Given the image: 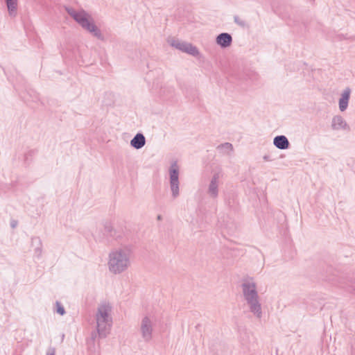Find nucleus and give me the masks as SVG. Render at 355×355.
<instances>
[{
    "label": "nucleus",
    "instance_id": "1",
    "mask_svg": "<svg viewBox=\"0 0 355 355\" xmlns=\"http://www.w3.org/2000/svg\"><path fill=\"white\" fill-rule=\"evenodd\" d=\"M134 261V252L132 247L123 245L113 249L108 255L107 266L110 272L119 275L127 271Z\"/></svg>",
    "mask_w": 355,
    "mask_h": 355
},
{
    "label": "nucleus",
    "instance_id": "2",
    "mask_svg": "<svg viewBox=\"0 0 355 355\" xmlns=\"http://www.w3.org/2000/svg\"><path fill=\"white\" fill-rule=\"evenodd\" d=\"M112 306L107 302H101L95 314L96 329L100 337L105 338L112 324Z\"/></svg>",
    "mask_w": 355,
    "mask_h": 355
},
{
    "label": "nucleus",
    "instance_id": "3",
    "mask_svg": "<svg viewBox=\"0 0 355 355\" xmlns=\"http://www.w3.org/2000/svg\"><path fill=\"white\" fill-rule=\"evenodd\" d=\"M67 12L85 30L92 33L95 37L103 40L101 30L94 24L91 16L84 10L77 11L73 8H66Z\"/></svg>",
    "mask_w": 355,
    "mask_h": 355
},
{
    "label": "nucleus",
    "instance_id": "4",
    "mask_svg": "<svg viewBox=\"0 0 355 355\" xmlns=\"http://www.w3.org/2000/svg\"><path fill=\"white\" fill-rule=\"evenodd\" d=\"M154 331V323L153 320L148 317H144L140 322L139 333L143 340L146 343H149L153 339Z\"/></svg>",
    "mask_w": 355,
    "mask_h": 355
},
{
    "label": "nucleus",
    "instance_id": "5",
    "mask_svg": "<svg viewBox=\"0 0 355 355\" xmlns=\"http://www.w3.org/2000/svg\"><path fill=\"white\" fill-rule=\"evenodd\" d=\"M171 46L193 56L197 57L200 55V51L198 48L192 44L181 41L178 39H172L170 41Z\"/></svg>",
    "mask_w": 355,
    "mask_h": 355
},
{
    "label": "nucleus",
    "instance_id": "6",
    "mask_svg": "<svg viewBox=\"0 0 355 355\" xmlns=\"http://www.w3.org/2000/svg\"><path fill=\"white\" fill-rule=\"evenodd\" d=\"M170 187L174 198L179 196V168L176 162H173L169 168Z\"/></svg>",
    "mask_w": 355,
    "mask_h": 355
},
{
    "label": "nucleus",
    "instance_id": "7",
    "mask_svg": "<svg viewBox=\"0 0 355 355\" xmlns=\"http://www.w3.org/2000/svg\"><path fill=\"white\" fill-rule=\"evenodd\" d=\"M243 297L249 296H257V285L252 281H245L241 285Z\"/></svg>",
    "mask_w": 355,
    "mask_h": 355
},
{
    "label": "nucleus",
    "instance_id": "8",
    "mask_svg": "<svg viewBox=\"0 0 355 355\" xmlns=\"http://www.w3.org/2000/svg\"><path fill=\"white\" fill-rule=\"evenodd\" d=\"M245 302L250 311L253 313L256 318L261 319L262 317V309L259 302V297Z\"/></svg>",
    "mask_w": 355,
    "mask_h": 355
},
{
    "label": "nucleus",
    "instance_id": "9",
    "mask_svg": "<svg viewBox=\"0 0 355 355\" xmlns=\"http://www.w3.org/2000/svg\"><path fill=\"white\" fill-rule=\"evenodd\" d=\"M331 128L332 129L336 130H349L350 129L346 121L343 119V116L340 115H336L333 117L331 122Z\"/></svg>",
    "mask_w": 355,
    "mask_h": 355
},
{
    "label": "nucleus",
    "instance_id": "10",
    "mask_svg": "<svg viewBox=\"0 0 355 355\" xmlns=\"http://www.w3.org/2000/svg\"><path fill=\"white\" fill-rule=\"evenodd\" d=\"M220 175L219 173H215L209 183L208 188V193L209 195L215 198L217 197L218 193V182H219Z\"/></svg>",
    "mask_w": 355,
    "mask_h": 355
},
{
    "label": "nucleus",
    "instance_id": "11",
    "mask_svg": "<svg viewBox=\"0 0 355 355\" xmlns=\"http://www.w3.org/2000/svg\"><path fill=\"white\" fill-rule=\"evenodd\" d=\"M216 42L222 48H227L232 44V37L227 33H222L216 37Z\"/></svg>",
    "mask_w": 355,
    "mask_h": 355
},
{
    "label": "nucleus",
    "instance_id": "12",
    "mask_svg": "<svg viewBox=\"0 0 355 355\" xmlns=\"http://www.w3.org/2000/svg\"><path fill=\"white\" fill-rule=\"evenodd\" d=\"M146 144V138L141 133H137L130 141V145L135 149H140Z\"/></svg>",
    "mask_w": 355,
    "mask_h": 355
},
{
    "label": "nucleus",
    "instance_id": "13",
    "mask_svg": "<svg viewBox=\"0 0 355 355\" xmlns=\"http://www.w3.org/2000/svg\"><path fill=\"white\" fill-rule=\"evenodd\" d=\"M274 145L279 149L285 150L289 147V141L284 135L277 136L273 140Z\"/></svg>",
    "mask_w": 355,
    "mask_h": 355
},
{
    "label": "nucleus",
    "instance_id": "14",
    "mask_svg": "<svg viewBox=\"0 0 355 355\" xmlns=\"http://www.w3.org/2000/svg\"><path fill=\"white\" fill-rule=\"evenodd\" d=\"M350 90H344L339 99V109L341 112L347 110L350 98Z\"/></svg>",
    "mask_w": 355,
    "mask_h": 355
},
{
    "label": "nucleus",
    "instance_id": "15",
    "mask_svg": "<svg viewBox=\"0 0 355 355\" xmlns=\"http://www.w3.org/2000/svg\"><path fill=\"white\" fill-rule=\"evenodd\" d=\"M9 15L15 17L17 13L18 0H5Z\"/></svg>",
    "mask_w": 355,
    "mask_h": 355
},
{
    "label": "nucleus",
    "instance_id": "16",
    "mask_svg": "<svg viewBox=\"0 0 355 355\" xmlns=\"http://www.w3.org/2000/svg\"><path fill=\"white\" fill-rule=\"evenodd\" d=\"M105 233L109 236H114L113 227L110 223H106L104 225Z\"/></svg>",
    "mask_w": 355,
    "mask_h": 355
},
{
    "label": "nucleus",
    "instance_id": "17",
    "mask_svg": "<svg viewBox=\"0 0 355 355\" xmlns=\"http://www.w3.org/2000/svg\"><path fill=\"white\" fill-rule=\"evenodd\" d=\"M34 242H37L38 243V247H37L36 249H35V253L38 256H40L41 254V252H42V250H41V241L39 239V238H35V239H32V243H33Z\"/></svg>",
    "mask_w": 355,
    "mask_h": 355
},
{
    "label": "nucleus",
    "instance_id": "18",
    "mask_svg": "<svg viewBox=\"0 0 355 355\" xmlns=\"http://www.w3.org/2000/svg\"><path fill=\"white\" fill-rule=\"evenodd\" d=\"M218 148H222L225 150H230L232 151L233 150V146L230 143H224L220 146H218Z\"/></svg>",
    "mask_w": 355,
    "mask_h": 355
},
{
    "label": "nucleus",
    "instance_id": "19",
    "mask_svg": "<svg viewBox=\"0 0 355 355\" xmlns=\"http://www.w3.org/2000/svg\"><path fill=\"white\" fill-rule=\"evenodd\" d=\"M56 306H57V312L60 314L61 315H64L65 313L64 307L62 306V304L57 302H56Z\"/></svg>",
    "mask_w": 355,
    "mask_h": 355
},
{
    "label": "nucleus",
    "instance_id": "20",
    "mask_svg": "<svg viewBox=\"0 0 355 355\" xmlns=\"http://www.w3.org/2000/svg\"><path fill=\"white\" fill-rule=\"evenodd\" d=\"M234 20L236 24L241 26V27H244L245 26V22L241 20L239 16H234Z\"/></svg>",
    "mask_w": 355,
    "mask_h": 355
},
{
    "label": "nucleus",
    "instance_id": "21",
    "mask_svg": "<svg viewBox=\"0 0 355 355\" xmlns=\"http://www.w3.org/2000/svg\"><path fill=\"white\" fill-rule=\"evenodd\" d=\"M56 350L55 347H49L46 352V355H55Z\"/></svg>",
    "mask_w": 355,
    "mask_h": 355
},
{
    "label": "nucleus",
    "instance_id": "22",
    "mask_svg": "<svg viewBox=\"0 0 355 355\" xmlns=\"http://www.w3.org/2000/svg\"><path fill=\"white\" fill-rule=\"evenodd\" d=\"M259 295H257V296H249V297H245L243 298H244L245 302H248V301H250L251 300H254V299L259 298Z\"/></svg>",
    "mask_w": 355,
    "mask_h": 355
},
{
    "label": "nucleus",
    "instance_id": "23",
    "mask_svg": "<svg viewBox=\"0 0 355 355\" xmlns=\"http://www.w3.org/2000/svg\"><path fill=\"white\" fill-rule=\"evenodd\" d=\"M17 225V220H12L11 223H10V225L12 228H15L16 227Z\"/></svg>",
    "mask_w": 355,
    "mask_h": 355
},
{
    "label": "nucleus",
    "instance_id": "24",
    "mask_svg": "<svg viewBox=\"0 0 355 355\" xmlns=\"http://www.w3.org/2000/svg\"><path fill=\"white\" fill-rule=\"evenodd\" d=\"M161 218H162L161 216H157V219H158V220H161Z\"/></svg>",
    "mask_w": 355,
    "mask_h": 355
},
{
    "label": "nucleus",
    "instance_id": "25",
    "mask_svg": "<svg viewBox=\"0 0 355 355\" xmlns=\"http://www.w3.org/2000/svg\"><path fill=\"white\" fill-rule=\"evenodd\" d=\"M264 159L267 160L268 159V157H266V156L264 157Z\"/></svg>",
    "mask_w": 355,
    "mask_h": 355
}]
</instances>
